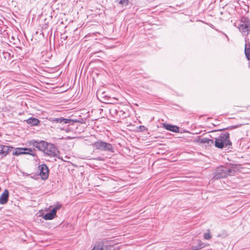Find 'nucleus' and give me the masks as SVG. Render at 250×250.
Instances as JSON below:
<instances>
[{"mask_svg":"<svg viewBox=\"0 0 250 250\" xmlns=\"http://www.w3.org/2000/svg\"><path fill=\"white\" fill-rule=\"evenodd\" d=\"M214 142L215 146L218 148H223L231 146V142L229 140V133H221L217 138H215Z\"/></svg>","mask_w":250,"mask_h":250,"instance_id":"obj_1","label":"nucleus"},{"mask_svg":"<svg viewBox=\"0 0 250 250\" xmlns=\"http://www.w3.org/2000/svg\"><path fill=\"white\" fill-rule=\"evenodd\" d=\"M239 31L245 36L250 33V20L247 17H242L238 26Z\"/></svg>","mask_w":250,"mask_h":250,"instance_id":"obj_2","label":"nucleus"},{"mask_svg":"<svg viewBox=\"0 0 250 250\" xmlns=\"http://www.w3.org/2000/svg\"><path fill=\"white\" fill-rule=\"evenodd\" d=\"M92 146L97 149L101 151L114 152V148L111 144L103 141H97L92 144Z\"/></svg>","mask_w":250,"mask_h":250,"instance_id":"obj_3","label":"nucleus"},{"mask_svg":"<svg viewBox=\"0 0 250 250\" xmlns=\"http://www.w3.org/2000/svg\"><path fill=\"white\" fill-rule=\"evenodd\" d=\"M231 171L232 170L230 168H228L224 167H218L216 170L214 177L216 179L226 177L231 173Z\"/></svg>","mask_w":250,"mask_h":250,"instance_id":"obj_4","label":"nucleus"},{"mask_svg":"<svg viewBox=\"0 0 250 250\" xmlns=\"http://www.w3.org/2000/svg\"><path fill=\"white\" fill-rule=\"evenodd\" d=\"M44 153L48 156L55 157L58 155L59 151L54 145L48 143Z\"/></svg>","mask_w":250,"mask_h":250,"instance_id":"obj_5","label":"nucleus"},{"mask_svg":"<svg viewBox=\"0 0 250 250\" xmlns=\"http://www.w3.org/2000/svg\"><path fill=\"white\" fill-rule=\"evenodd\" d=\"M48 143L44 141H37L36 140H31L30 142V144L35 146L39 150H41L42 151H44L45 150V148L46 146L47 145Z\"/></svg>","mask_w":250,"mask_h":250,"instance_id":"obj_6","label":"nucleus"},{"mask_svg":"<svg viewBox=\"0 0 250 250\" xmlns=\"http://www.w3.org/2000/svg\"><path fill=\"white\" fill-rule=\"evenodd\" d=\"M62 205L61 204L57 205L53 209L51 210V211L45 214L43 216V218L44 220H52L54 219L56 215L57 211L61 208Z\"/></svg>","mask_w":250,"mask_h":250,"instance_id":"obj_7","label":"nucleus"},{"mask_svg":"<svg viewBox=\"0 0 250 250\" xmlns=\"http://www.w3.org/2000/svg\"><path fill=\"white\" fill-rule=\"evenodd\" d=\"M40 175L43 180L46 179L48 177L49 170L47 167L43 164L39 166Z\"/></svg>","mask_w":250,"mask_h":250,"instance_id":"obj_8","label":"nucleus"},{"mask_svg":"<svg viewBox=\"0 0 250 250\" xmlns=\"http://www.w3.org/2000/svg\"><path fill=\"white\" fill-rule=\"evenodd\" d=\"M33 151L27 148H17L13 152L14 155L18 156L21 154H32Z\"/></svg>","mask_w":250,"mask_h":250,"instance_id":"obj_9","label":"nucleus"},{"mask_svg":"<svg viewBox=\"0 0 250 250\" xmlns=\"http://www.w3.org/2000/svg\"><path fill=\"white\" fill-rule=\"evenodd\" d=\"M13 147L5 145H0V155L2 156H6L10 152Z\"/></svg>","mask_w":250,"mask_h":250,"instance_id":"obj_10","label":"nucleus"},{"mask_svg":"<svg viewBox=\"0 0 250 250\" xmlns=\"http://www.w3.org/2000/svg\"><path fill=\"white\" fill-rule=\"evenodd\" d=\"M9 191L7 189H5L4 192L0 196V203L1 204H6L8 200Z\"/></svg>","mask_w":250,"mask_h":250,"instance_id":"obj_11","label":"nucleus"},{"mask_svg":"<svg viewBox=\"0 0 250 250\" xmlns=\"http://www.w3.org/2000/svg\"><path fill=\"white\" fill-rule=\"evenodd\" d=\"M163 127L167 130L172 131L173 132H179V128L177 126L172 125L168 124H164Z\"/></svg>","mask_w":250,"mask_h":250,"instance_id":"obj_12","label":"nucleus"},{"mask_svg":"<svg viewBox=\"0 0 250 250\" xmlns=\"http://www.w3.org/2000/svg\"><path fill=\"white\" fill-rule=\"evenodd\" d=\"M245 54L248 60H250V43L246 40L245 46Z\"/></svg>","mask_w":250,"mask_h":250,"instance_id":"obj_13","label":"nucleus"},{"mask_svg":"<svg viewBox=\"0 0 250 250\" xmlns=\"http://www.w3.org/2000/svg\"><path fill=\"white\" fill-rule=\"evenodd\" d=\"M26 123L28 124H30L32 125H38V124L39 123V120L34 117H31L27 120H26Z\"/></svg>","mask_w":250,"mask_h":250,"instance_id":"obj_14","label":"nucleus"},{"mask_svg":"<svg viewBox=\"0 0 250 250\" xmlns=\"http://www.w3.org/2000/svg\"><path fill=\"white\" fill-rule=\"evenodd\" d=\"M53 121L59 123H63L64 124H68L71 123V120L68 119H65L63 118H55L53 120Z\"/></svg>","mask_w":250,"mask_h":250,"instance_id":"obj_15","label":"nucleus"},{"mask_svg":"<svg viewBox=\"0 0 250 250\" xmlns=\"http://www.w3.org/2000/svg\"><path fill=\"white\" fill-rule=\"evenodd\" d=\"M200 142L202 143H204V144H206L209 146H211V145L213 144H214V141L211 140V139H209L208 138H201L200 140Z\"/></svg>","mask_w":250,"mask_h":250,"instance_id":"obj_16","label":"nucleus"},{"mask_svg":"<svg viewBox=\"0 0 250 250\" xmlns=\"http://www.w3.org/2000/svg\"><path fill=\"white\" fill-rule=\"evenodd\" d=\"M206 246V244L202 242L200 240H199L197 245L192 246L193 249L195 250H198L202 248H205Z\"/></svg>","mask_w":250,"mask_h":250,"instance_id":"obj_17","label":"nucleus"},{"mask_svg":"<svg viewBox=\"0 0 250 250\" xmlns=\"http://www.w3.org/2000/svg\"><path fill=\"white\" fill-rule=\"evenodd\" d=\"M92 250H104L103 244L102 243H99L96 244Z\"/></svg>","mask_w":250,"mask_h":250,"instance_id":"obj_18","label":"nucleus"},{"mask_svg":"<svg viewBox=\"0 0 250 250\" xmlns=\"http://www.w3.org/2000/svg\"><path fill=\"white\" fill-rule=\"evenodd\" d=\"M118 4L123 6L127 5L128 2V0H116Z\"/></svg>","mask_w":250,"mask_h":250,"instance_id":"obj_19","label":"nucleus"},{"mask_svg":"<svg viewBox=\"0 0 250 250\" xmlns=\"http://www.w3.org/2000/svg\"><path fill=\"white\" fill-rule=\"evenodd\" d=\"M204 238L206 240H209L211 238V235L209 232V230H208V232L204 234Z\"/></svg>","mask_w":250,"mask_h":250,"instance_id":"obj_20","label":"nucleus"},{"mask_svg":"<svg viewBox=\"0 0 250 250\" xmlns=\"http://www.w3.org/2000/svg\"><path fill=\"white\" fill-rule=\"evenodd\" d=\"M140 128L141 129H146V127H145L144 126H143V125H141L140 126Z\"/></svg>","mask_w":250,"mask_h":250,"instance_id":"obj_21","label":"nucleus"},{"mask_svg":"<svg viewBox=\"0 0 250 250\" xmlns=\"http://www.w3.org/2000/svg\"><path fill=\"white\" fill-rule=\"evenodd\" d=\"M189 250H195L194 249H193V247H192Z\"/></svg>","mask_w":250,"mask_h":250,"instance_id":"obj_22","label":"nucleus"}]
</instances>
